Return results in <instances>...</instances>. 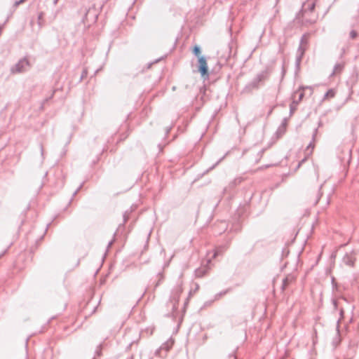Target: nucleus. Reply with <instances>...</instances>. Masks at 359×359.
Returning a JSON list of instances; mask_svg holds the SVG:
<instances>
[{"label": "nucleus", "mask_w": 359, "mask_h": 359, "mask_svg": "<svg viewBox=\"0 0 359 359\" xmlns=\"http://www.w3.org/2000/svg\"><path fill=\"white\" fill-rule=\"evenodd\" d=\"M198 70L202 76H208V67L205 57H199L198 58Z\"/></svg>", "instance_id": "nucleus-1"}, {"label": "nucleus", "mask_w": 359, "mask_h": 359, "mask_svg": "<svg viewBox=\"0 0 359 359\" xmlns=\"http://www.w3.org/2000/svg\"><path fill=\"white\" fill-rule=\"evenodd\" d=\"M335 96V91L333 89L329 90L325 95L324 100H330Z\"/></svg>", "instance_id": "nucleus-2"}, {"label": "nucleus", "mask_w": 359, "mask_h": 359, "mask_svg": "<svg viewBox=\"0 0 359 359\" xmlns=\"http://www.w3.org/2000/svg\"><path fill=\"white\" fill-rule=\"evenodd\" d=\"M193 53L197 56L198 58L199 57H202L201 55V49H200V47L198 46H195L194 48H193Z\"/></svg>", "instance_id": "nucleus-3"}, {"label": "nucleus", "mask_w": 359, "mask_h": 359, "mask_svg": "<svg viewBox=\"0 0 359 359\" xmlns=\"http://www.w3.org/2000/svg\"><path fill=\"white\" fill-rule=\"evenodd\" d=\"M350 35L352 39H355L357 36V32L353 30L351 32Z\"/></svg>", "instance_id": "nucleus-4"}, {"label": "nucleus", "mask_w": 359, "mask_h": 359, "mask_svg": "<svg viewBox=\"0 0 359 359\" xmlns=\"http://www.w3.org/2000/svg\"><path fill=\"white\" fill-rule=\"evenodd\" d=\"M43 15V13H39V20H41L42 19Z\"/></svg>", "instance_id": "nucleus-5"}, {"label": "nucleus", "mask_w": 359, "mask_h": 359, "mask_svg": "<svg viewBox=\"0 0 359 359\" xmlns=\"http://www.w3.org/2000/svg\"><path fill=\"white\" fill-rule=\"evenodd\" d=\"M316 22V18L314 20H311L310 22L315 23Z\"/></svg>", "instance_id": "nucleus-6"}, {"label": "nucleus", "mask_w": 359, "mask_h": 359, "mask_svg": "<svg viewBox=\"0 0 359 359\" xmlns=\"http://www.w3.org/2000/svg\"><path fill=\"white\" fill-rule=\"evenodd\" d=\"M217 255V250H215V254H214V257H216Z\"/></svg>", "instance_id": "nucleus-7"}, {"label": "nucleus", "mask_w": 359, "mask_h": 359, "mask_svg": "<svg viewBox=\"0 0 359 359\" xmlns=\"http://www.w3.org/2000/svg\"><path fill=\"white\" fill-rule=\"evenodd\" d=\"M23 1H24V0H21L20 2H17V3H16V4L18 5V4H19L20 3H22V2H23Z\"/></svg>", "instance_id": "nucleus-8"}]
</instances>
